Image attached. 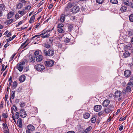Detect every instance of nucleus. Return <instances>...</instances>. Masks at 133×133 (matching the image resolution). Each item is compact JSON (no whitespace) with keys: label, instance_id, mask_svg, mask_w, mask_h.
<instances>
[{"label":"nucleus","instance_id":"59","mask_svg":"<svg viewBox=\"0 0 133 133\" xmlns=\"http://www.w3.org/2000/svg\"><path fill=\"white\" fill-rule=\"evenodd\" d=\"M39 54V52L37 51V50H36L34 53V56H35L36 57H37V56Z\"/></svg>","mask_w":133,"mask_h":133},{"label":"nucleus","instance_id":"33","mask_svg":"<svg viewBox=\"0 0 133 133\" xmlns=\"http://www.w3.org/2000/svg\"><path fill=\"white\" fill-rule=\"evenodd\" d=\"M96 121V119L94 117H92L90 120L91 122L92 123H95Z\"/></svg>","mask_w":133,"mask_h":133},{"label":"nucleus","instance_id":"38","mask_svg":"<svg viewBox=\"0 0 133 133\" xmlns=\"http://www.w3.org/2000/svg\"><path fill=\"white\" fill-rule=\"evenodd\" d=\"M2 117L4 118H7L8 117V115L6 113H3L2 115Z\"/></svg>","mask_w":133,"mask_h":133},{"label":"nucleus","instance_id":"14","mask_svg":"<svg viewBox=\"0 0 133 133\" xmlns=\"http://www.w3.org/2000/svg\"><path fill=\"white\" fill-rule=\"evenodd\" d=\"M28 130L31 131H33L35 130V128L34 126L31 124L28 125L27 127Z\"/></svg>","mask_w":133,"mask_h":133},{"label":"nucleus","instance_id":"62","mask_svg":"<svg viewBox=\"0 0 133 133\" xmlns=\"http://www.w3.org/2000/svg\"><path fill=\"white\" fill-rule=\"evenodd\" d=\"M44 3V2H42V1H40L39 3L38 4L37 6L39 7L41 5L43 4Z\"/></svg>","mask_w":133,"mask_h":133},{"label":"nucleus","instance_id":"7","mask_svg":"<svg viewBox=\"0 0 133 133\" xmlns=\"http://www.w3.org/2000/svg\"><path fill=\"white\" fill-rule=\"evenodd\" d=\"M44 54L45 56H51L54 55V50H44Z\"/></svg>","mask_w":133,"mask_h":133},{"label":"nucleus","instance_id":"42","mask_svg":"<svg viewBox=\"0 0 133 133\" xmlns=\"http://www.w3.org/2000/svg\"><path fill=\"white\" fill-rule=\"evenodd\" d=\"M16 54V53H15L12 55L11 57L10 58V60H9V62H10L13 60L14 58V56H15Z\"/></svg>","mask_w":133,"mask_h":133},{"label":"nucleus","instance_id":"13","mask_svg":"<svg viewBox=\"0 0 133 133\" xmlns=\"http://www.w3.org/2000/svg\"><path fill=\"white\" fill-rule=\"evenodd\" d=\"M2 125L3 127V129L5 131V133H9L8 131L9 129L7 124L3 123L2 124Z\"/></svg>","mask_w":133,"mask_h":133},{"label":"nucleus","instance_id":"32","mask_svg":"<svg viewBox=\"0 0 133 133\" xmlns=\"http://www.w3.org/2000/svg\"><path fill=\"white\" fill-rule=\"evenodd\" d=\"M23 6V4L21 3H19L17 5V9H20Z\"/></svg>","mask_w":133,"mask_h":133},{"label":"nucleus","instance_id":"63","mask_svg":"<svg viewBox=\"0 0 133 133\" xmlns=\"http://www.w3.org/2000/svg\"><path fill=\"white\" fill-rule=\"evenodd\" d=\"M4 64H2V69H1V71H4L5 69V68L4 67Z\"/></svg>","mask_w":133,"mask_h":133},{"label":"nucleus","instance_id":"17","mask_svg":"<svg viewBox=\"0 0 133 133\" xmlns=\"http://www.w3.org/2000/svg\"><path fill=\"white\" fill-rule=\"evenodd\" d=\"M122 95V92L119 90H117L115 93V96L116 97H120Z\"/></svg>","mask_w":133,"mask_h":133},{"label":"nucleus","instance_id":"4","mask_svg":"<svg viewBox=\"0 0 133 133\" xmlns=\"http://www.w3.org/2000/svg\"><path fill=\"white\" fill-rule=\"evenodd\" d=\"M34 68L38 71H41L44 69L45 67L41 64H36L34 66Z\"/></svg>","mask_w":133,"mask_h":133},{"label":"nucleus","instance_id":"5","mask_svg":"<svg viewBox=\"0 0 133 133\" xmlns=\"http://www.w3.org/2000/svg\"><path fill=\"white\" fill-rule=\"evenodd\" d=\"M79 10V7L77 5H75L72 8L71 11L73 14H74L78 12Z\"/></svg>","mask_w":133,"mask_h":133},{"label":"nucleus","instance_id":"34","mask_svg":"<svg viewBox=\"0 0 133 133\" xmlns=\"http://www.w3.org/2000/svg\"><path fill=\"white\" fill-rule=\"evenodd\" d=\"M14 117L15 119H17L19 118V115L18 112H16Z\"/></svg>","mask_w":133,"mask_h":133},{"label":"nucleus","instance_id":"21","mask_svg":"<svg viewBox=\"0 0 133 133\" xmlns=\"http://www.w3.org/2000/svg\"><path fill=\"white\" fill-rule=\"evenodd\" d=\"M25 79V76L24 75H22L19 77V81L22 83L23 82Z\"/></svg>","mask_w":133,"mask_h":133},{"label":"nucleus","instance_id":"23","mask_svg":"<svg viewBox=\"0 0 133 133\" xmlns=\"http://www.w3.org/2000/svg\"><path fill=\"white\" fill-rule=\"evenodd\" d=\"M90 116V115L89 113L85 112L83 115V116L84 118L85 119H87Z\"/></svg>","mask_w":133,"mask_h":133},{"label":"nucleus","instance_id":"10","mask_svg":"<svg viewBox=\"0 0 133 133\" xmlns=\"http://www.w3.org/2000/svg\"><path fill=\"white\" fill-rule=\"evenodd\" d=\"M131 73V71L130 70H126L124 71V75L126 77L128 78L130 77Z\"/></svg>","mask_w":133,"mask_h":133},{"label":"nucleus","instance_id":"50","mask_svg":"<svg viewBox=\"0 0 133 133\" xmlns=\"http://www.w3.org/2000/svg\"><path fill=\"white\" fill-rule=\"evenodd\" d=\"M44 46L47 48H49L50 47V45L48 43H45L44 44Z\"/></svg>","mask_w":133,"mask_h":133},{"label":"nucleus","instance_id":"45","mask_svg":"<svg viewBox=\"0 0 133 133\" xmlns=\"http://www.w3.org/2000/svg\"><path fill=\"white\" fill-rule=\"evenodd\" d=\"M110 2L112 4H116L118 3V1L117 0H110Z\"/></svg>","mask_w":133,"mask_h":133},{"label":"nucleus","instance_id":"6","mask_svg":"<svg viewBox=\"0 0 133 133\" xmlns=\"http://www.w3.org/2000/svg\"><path fill=\"white\" fill-rule=\"evenodd\" d=\"M54 62L53 60H49L45 61V65L46 67H51L54 65Z\"/></svg>","mask_w":133,"mask_h":133},{"label":"nucleus","instance_id":"52","mask_svg":"<svg viewBox=\"0 0 133 133\" xmlns=\"http://www.w3.org/2000/svg\"><path fill=\"white\" fill-rule=\"evenodd\" d=\"M4 102L3 101L1 102V104H0V109H2L3 107Z\"/></svg>","mask_w":133,"mask_h":133},{"label":"nucleus","instance_id":"26","mask_svg":"<svg viewBox=\"0 0 133 133\" xmlns=\"http://www.w3.org/2000/svg\"><path fill=\"white\" fill-rule=\"evenodd\" d=\"M14 21L13 19H11L6 20L5 22V23L7 25H9L11 24Z\"/></svg>","mask_w":133,"mask_h":133},{"label":"nucleus","instance_id":"47","mask_svg":"<svg viewBox=\"0 0 133 133\" xmlns=\"http://www.w3.org/2000/svg\"><path fill=\"white\" fill-rule=\"evenodd\" d=\"M47 32V31H46V29H45L43 30L41 32V35H43Z\"/></svg>","mask_w":133,"mask_h":133},{"label":"nucleus","instance_id":"40","mask_svg":"<svg viewBox=\"0 0 133 133\" xmlns=\"http://www.w3.org/2000/svg\"><path fill=\"white\" fill-rule=\"evenodd\" d=\"M92 127L90 126H89L87 128L85 129L86 131L88 133H89L90 131L92 129Z\"/></svg>","mask_w":133,"mask_h":133},{"label":"nucleus","instance_id":"41","mask_svg":"<svg viewBox=\"0 0 133 133\" xmlns=\"http://www.w3.org/2000/svg\"><path fill=\"white\" fill-rule=\"evenodd\" d=\"M24 11L25 10L23 9L22 11H18V12L19 14H21L22 15H23L25 14V13L24 12Z\"/></svg>","mask_w":133,"mask_h":133},{"label":"nucleus","instance_id":"12","mask_svg":"<svg viewBox=\"0 0 133 133\" xmlns=\"http://www.w3.org/2000/svg\"><path fill=\"white\" fill-rule=\"evenodd\" d=\"M110 103V101L108 99L104 100L102 104V105L104 107H107L108 106Z\"/></svg>","mask_w":133,"mask_h":133},{"label":"nucleus","instance_id":"1","mask_svg":"<svg viewBox=\"0 0 133 133\" xmlns=\"http://www.w3.org/2000/svg\"><path fill=\"white\" fill-rule=\"evenodd\" d=\"M74 5V3L69 2L67 6L65 8L64 13L66 15V16H68L70 14V8Z\"/></svg>","mask_w":133,"mask_h":133},{"label":"nucleus","instance_id":"37","mask_svg":"<svg viewBox=\"0 0 133 133\" xmlns=\"http://www.w3.org/2000/svg\"><path fill=\"white\" fill-rule=\"evenodd\" d=\"M129 20L131 22H133V14H132L129 15Z\"/></svg>","mask_w":133,"mask_h":133},{"label":"nucleus","instance_id":"60","mask_svg":"<svg viewBox=\"0 0 133 133\" xmlns=\"http://www.w3.org/2000/svg\"><path fill=\"white\" fill-rule=\"evenodd\" d=\"M49 41L50 43H52L53 42V38L52 37H50L49 38Z\"/></svg>","mask_w":133,"mask_h":133},{"label":"nucleus","instance_id":"29","mask_svg":"<svg viewBox=\"0 0 133 133\" xmlns=\"http://www.w3.org/2000/svg\"><path fill=\"white\" fill-rule=\"evenodd\" d=\"M35 15H34L32 16L31 17L29 21V22L30 23H32L34 21L35 19V15Z\"/></svg>","mask_w":133,"mask_h":133},{"label":"nucleus","instance_id":"35","mask_svg":"<svg viewBox=\"0 0 133 133\" xmlns=\"http://www.w3.org/2000/svg\"><path fill=\"white\" fill-rule=\"evenodd\" d=\"M124 4L126 5H129V0H123Z\"/></svg>","mask_w":133,"mask_h":133},{"label":"nucleus","instance_id":"53","mask_svg":"<svg viewBox=\"0 0 133 133\" xmlns=\"http://www.w3.org/2000/svg\"><path fill=\"white\" fill-rule=\"evenodd\" d=\"M54 6V4L53 3H52L51 4H50L48 7V9H49L50 10L51 9L53 6Z\"/></svg>","mask_w":133,"mask_h":133},{"label":"nucleus","instance_id":"15","mask_svg":"<svg viewBox=\"0 0 133 133\" xmlns=\"http://www.w3.org/2000/svg\"><path fill=\"white\" fill-rule=\"evenodd\" d=\"M29 40V39H27L26 41H25L22 44H21L20 48H22V49H24L28 45V44L29 43V42L26 44V43L27 42H28Z\"/></svg>","mask_w":133,"mask_h":133},{"label":"nucleus","instance_id":"36","mask_svg":"<svg viewBox=\"0 0 133 133\" xmlns=\"http://www.w3.org/2000/svg\"><path fill=\"white\" fill-rule=\"evenodd\" d=\"M15 91H12L11 93V95L10 96V98H11L12 99H14L15 96Z\"/></svg>","mask_w":133,"mask_h":133},{"label":"nucleus","instance_id":"19","mask_svg":"<svg viewBox=\"0 0 133 133\" xmlns=\"http://www.w3.org/2000/svg\"><path fill=\"white\" fill-rule=\"evenodd\" d=\"M14 12L13 11L9 12L7 16L8 19H9L11 18L14 15Z\"/></svg>","mask_w":133,"mask_h":133},{"label":"nucleus","instance_id":"61","mask_svg":"<svg viewBox=\"0 0 133 133\" xmlns=\"http://www.w3.org/2000/svg\"><path fill=\"white\" fill-rule=\"evenodd\" d=\"M22 23V21H20L16 25V27L20 25Z\"/></svg>","mask_w":133,"mask_h":133},{"label":"nucleus","instance_id":"3","mask_svg":"<svg viewBox=\"0 0 133 133\" xmlns=\"http://www.w3.org/2000/svg\"><path fill=\"white\" fill-rule=\"evenodd\" d=\"M25 63V62L22 61L17 64L16 68L20 72H21L23 70L24 68L23 66L24 65Z\"/></svg>","mask_w":133,"mask_h":133},{"label":"nucleus","instance_id":"24","mask_svg":"<svg viewBox=\"0 0 133 133\" xmlns=\"http://www.w3.org/2000/svg\"><path fill=\"white\" fill-rule=\"evenodd\" d=\"M104 111L107 114H108L110 113L112 111L111 109V108H105L104 110Z\"/></svg>","mask_w":133,"mask_h":133},{"label":"nucleus","instance_id":"55","mask_svg":"<svg viewBox=\"0 0 133 133\" xmlns=\"http://www.w3.org/2000/svg\"><path fill=\"white\" fill-rule=\"evenodd\" d=\"M129 5H128L130 7V8L133 9V3L131 2H130L129 4Z\"/></svg>","mask_w":133,"mask_h":133},{"label":"nucleus","instance_id":"25","mask_svg":"<svg viewBox=\"0 0 133 133\" xmlns=\"http://www.w3.org/2000/svg\"><path fill=\"white\" fill-rule=\"evenodd\" d=\"M74 24L71 23L69 24L68 25V29L70 32L73 28Z\"/></svg>","mask_w":133,"mask_h":133},{"label":"nucleus","instance_id":"54","mask_svg":"<svg viewBox=\"0 0 133 133\" xmlns=\"http://www.w3.org/2000/svg\"><path fill=\"white\" fill-rule=\"evenodd\" d=\"M127 117V115L124 118H121L119 119V121H123Z\"/></svg>","mask_w":133,"mask_h":133},{"label":"nucleus","instance_id":"16","mask_svg":"<svg viewBox=\"0 0 133 133\" xmlns=\"http://www.w3.org/2000/svg\"><path fill=\"white\" fill-rule=\"evenodd\" d=\"M43 58L42 56L39 55L36 57V60L37 62H40L42 61Z\"/></svg>","mask_w":133,"mask_h":133},{"label":"nucleus","instance_id":"39","mask_svg":"<svg viewBox=\"0 0 133 133\" xmlns=\"http://www.w3.org/2000/svg\"><path fill=\"white\" fill-rule=\"evenodd\" d=\"M42 36H41V37L42 38H48L49 36H50V35L49 34H47L46 35H42Z\"/></svg>","mask_w":133,"mask_h":133},{"label":"nucleus","instance_id":"8","mask_svg":"<svg viewBox=\"0 0 133 133\" xmlns=\"http://www.w3.org/2000/svg\"><path fill=\"white\" fill-rule=\"evenodd\" d=\"M19 115L22 118H24L26 116V113L24 109H21L20 110Z\"/></svg>","mask_w":133,"mask_h":133},{"label":"nucleus","instance_id":"31","mask_svg":"<svg viewBox=\"0 0 133 133\" xmlns=\"http://www.w3.org/2000/svg\"><path fill=\"white\" fill-rule=\"evenodd\" d=\"M58 32L59 33L63 34L65 32V31L62 28H58L57 30Z\"/></svg>","mask_w":133,"mask_h":133},{"label":"nucleus","instance_id":"58","mask_svg":"<svg viewBox=\"0 0 133 133\" xmlns=\"http://www.w3.org/2000/svg\"><path fill=\"white\" fill-rule=\"evenodd\" d=\"M29 67L28 66L25 67V68L24 69V70H25V72H27V71L29 70Z\"/></svg>","mask_w":133,"mask_h":133},{"label":"nucleus","instance_id":"18","mask_svg":"<svg viewBox=\"0 0 133 133\" xmlns=\"http://www.w3.org/2000/svg\"><path fill=\"white\" fill-rule=\"evenodd\" d=\"M17 123H18V126L19 128H22V119L21 118H19L18 120Z\"/></svg>","mask_w":133,"mask_h":133},{"label":"nucleus","instance_id":"9","mask_svg":"<svg viewBox=\"0 0 133 133\" xmlns=\"http://www.w3.org/2000/svg\"><path fill=\"white\" fill-rule=\"evenodd\" d=\"M5 6L3 4H0V17L3 16V11L5 10Z\"/></svg>","mask_w":133,"mask_h":133},{"label":"nucleus","instance_id":"57","mask_svg":"<svg viewBox=\"0 0 133 133\" xmlns=\"http://www.w3.org/2000/svg\"><path fill=\"white\" fill-rule=\"evenodd\" d=\"M133 34V33L131 31L128 32V35L129 37L132 36Z\"/></svg>","mask_w":133,"mask_h":133},{"label":"nucleus","instance_id":"64","mask_svg":"<svg viewBox=\"0 0 133 133\" xmlns=\"http://www.w3.org/2000/svg\"><path fill=\"white\" fill-rule=\"evenodd\" d=\"M11 36V32H9L7 34V35L6 36L8 37H10Z\"/></svg>","mask_w":133,"mask_h":133},{"label":"nucleus","instance_id":"51","mask_svg":"<svg viewBox=\"0 0 133 133\" xmlns=\"http://www.w3.org/2000/svg\"><path fill=\"white\" fill-rule=\"evenodd\" d=\"M103 1V0H96V2L98 4H102Z\"/></svg>","mask_w":133,"mask_h":133},{"label":"nucleus","instance_id":"20","mask_svg":"<svg viewBox=\"0 0 133 133\" xmlns=\"http://www.w3.org/2000/svg\"><path fill=\"white\" fill-rule=\"evenodd\" d=\"M127 8L126 6L125 5L122 6L120 10L122 12H125L127 11Z\"/></svg>","mask_w":133,"mask_h":133},{"label":"nucleus","instance_id":"27","mask_svg":"<svg viewBox=\"0 0 133 133\" xmlns=\"http://www.w3.org/2000/svg\"><path fill=\"white\" fill-rule=\"evenodd\" d=\"M29 61L30 62L33 64L35 62V59L32 56L29 57Z\"/></svg>","mask_w":133,"mask_h":133},{"label":"nucleus","instance_id":"30","mask_svg":"<svg viewBox=\"0 0 133 133\" xmlns=\"http://www.w3.org/2000/svg\"><path fill=\"white\" fill-rule=\"evenodd\" d=\"M17 82L16 81H14L13 83L12 86V89H15L17 87Z\"/></svg>","mask_w":133,"mask_h":133},{"label":"nucleus","instance_id":"48","mask_svg":"<svg viewBox=\"0 0 133 133\" xmlns=\"http://www.w3.org/2000/svg\"><path fill=\"white\" fill-rule=\"evenodd\" d=\"M12 108V109H13L15 112H16L17 111V108L15 105H14L13 106L12 108Z\"/></svg>","mask_w":133,"mask_h":133},{"label":"nucleus","instance_id":"43","mask_svg":"<svg viewBox=\"0 0 133 133\" xmlns=\"http://www.w3.org/2000/svg\"><path fill=\"white\" fill-rule=\"evenodd\" d=\"M70 39L66 37L64 39V41L66 43H68L70 41Z\"/></svg>","mask_w":133,"mask_h":133},{"label":"nucleus","instance_id":"11","mask_svg":"<svg viewBox=\"0 0 133 133\" xmlns=\"http://www.w3.org/2000/svg\"><path fill=\"white\" fill-rule=\"evenodd\" d=\"M102 108V106L100 105H97L95 106L94 107V110L96 112L100 111Z\"/></svg>","mask_w":133,"mask_h":133},{"label":"nucleus","instance_id":"46","mask_svg":"<svg viewBox=\"0 0 133 133\" xmlns=\"http://www.w3.org/2000/svg\"><path fill=\"white\" fill-rule=\"evenodd\" d=\"M38 34H39V33H38ZM41 36V34H39L38 35H35V36H34L33 37H32L31 38V39H34V38H35V37H37V39L38 38H39V36Z\"/></svg>","mask_w":133,"mask_h":133},{"label":"nucleus","instance_id":"2","mask_svg":"<svg viewBox=\"0 0 133 133\" xmlns=\"http://www.w3.org/2000/svg\"><path fill=\"white\" fill-rule=\"evenodd\" d=\"M129 82L127 84V86L125 89V92L123 91V94H125V92H130L131 91V87H132L133 86V77H132L131 78H130L129 80Z\"/></svg>","mask_w":133,"mask_h":133},{"label":"nucleus","instance_id":"22","mask_svg":"<svg viewBox=\"0 0 133 133\" xmlns=\"http://www.w3.org/2000/svg\"><path fill=\"white\" fill-rule=\"evenodd\" d=\"M65 16H66V15L64 14H62L61 15L60 18V20L61 22L63 23L64 22Z\"/></svg>","mask_w":133,"mask_h":133},{"label":"nucleus","instance_id":"56","mask_svg":"<svg viewBox=\"0 0 133 133\" xmlns=\"http://www.w3.org/2000/svg\"><path fill=\"white\" fill-rule=\"evenodd\" d=\"M31 8V6L30 5H28L25 7V9L26 10H29Z\"/></svg>","mask_w":133,"mask_h":133},{"label":"nucleus","instance_id":"28","mask_svg":"<svg viewBox=\"0 0 133 133\" xmlns=\"http://www.w3.org/2000/svg\"><path fill=\"white\" fill-rule=\"evenodd\" d=\"M130 55V53L128 51H126L123 54V56L124 58H126L128 57Z\"/></svg>","mask_w":133,"mask_h":133},{"label":"nucleus","instance_id":"49","mask_svg":"<svg viewBox=\"0 0 133 133\" xmlns=\"http://www.w3.org/2000/svg\"><path fill=\"white\" fill-rule=\"evenodd\" d=\"M19 104L21 107H23L25 106V103L24 102H20Z\"/></svg>","mask_w":133,"mask_h":133},{"label":"nucleus","instance_id":"44","mask_svg":"<svg viewBox=\"0 0 133 133\" xmlns=\"http://www.w3.org/2000/svg\"><path fill=\"white\" fill-rule=\"evenodd\" d=\"M63 26L64 25L63 24L60 23L58 24L57 28H61L63 27Z\"/></svg>","mask_w":133,"mask_h":133}]
</instances>
